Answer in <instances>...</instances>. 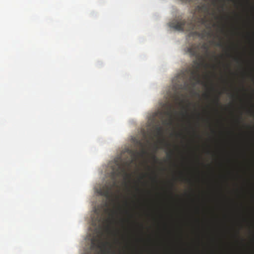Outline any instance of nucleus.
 Instances as JSON below:
<instances>
[{
	"mask_svg": "<svg viewBox=\"0 0 254 254\" xmlns=\"http://www.w3.org/2000/svg\"><path fill=\"white\" fill-rule=\"evenodd\" d=\"M206 15H204L197 21L193 20L192 17L188 21L181 18L174 19L169 23V26L178 31L189 32L188 36L190 38L208 39L212 36L213 33L210 25L207 24Z\"/></svg>",
	"mask_w": 254,
	"mask_h": 254,
	"instance_id": "f257e3e1",
	"label": "nucleus"
},
{
	"mask_svg": "<svg viewBox=\"0 0 254 254\" xmlns=\"http://www.w3.org/2000/svg\"><path fill=\"white\" fill-rule=\"evenodd\" d=\"M133 162L132 160L126 161L123 163V164L120 163H117L118 166L117 169L114 170L112 173L113 178V182L110 184H106L99 189L98 191V193L106 198L109 199L113 196V189L116 185V181L115 177H118L124 175L127 178H130L131 175L127 173L126 170V166H129Z\"/></svg>",
	"mask_w": 254,
	"mask_h": 254,
	"instance_id": "f03ea898",
	"label": "nucleus"
},
{
	"mask_svg": "<svg viewBox=\"0 0 254 254\" xmlns=\"http://www.w3.org/2000/svg\"><path fill=\"white\" fill-rule=\"evenodd\" d=\"M199 44H192L190 47L187 48V52L189 53L191 57H194L198 59L200 61L196 60L193 61V69L190 70L191 78L195 81L197 83L200 82L199 69L200 66L203 64L204 61L202 57L199 54Z\"/></svg>",
	"mask_w": 254,
	"mask_h": 254,
	"instance_id": "7ed1b4c3",
	"label": "nucleus"
},
{
	"mask_svg": "<svg viewBox=\"0 0 254 254\" xmlns=\"http://www.w3.org/2000/svg\"><path fill=\"white\" fill-rule=\"evenodd\" d=\"M196 9L203 15H208L209 14L210 6L208 4L204 3L198 5Z\"/></svg>",
	"mask_w": 254,
	"mask_h": 254,
	"instance_id": "20e7f679",
	"label": "nucleus"
},
{
	"mask_svg": "<svg viewBox=\"0 0 254 254\" xmlns=\"http://www.w3.org/2000/svg\"><path fill=\"white\" fill-rule=\"evenodd\" d=\"M176 79L175 80H178L179 82L180 81V80H181L182 82L185 83V84H186V73L185 72H182L181 73H179L176 77Z\"/></svg>",
	"mask_w": 254,
	"mask_h": 254,
	"instance_id": "39448f33",
	"label": "nucleus"
},
{
	"mask_svg": "<svg viewBox=\"0 0 254 254\" xmlns=\"http://www.w3.org/2000/svg\"><path fill=\"white\" fill-rule=\"evenodd\" d=\"M156 133L159 136H162L163 134V127H157L155 128Z\"/></svg>",
	"mask_w": 254,
	"mask_h": 254,
	"instance_id": "423d86ee",
	"label": "nucleus"
},
{
	"mask_svg": "<svg viewBox=\"0 0 254 254\" xmlns=\"http://www.w3.org/2000/svg\"><path fill=\"white\" fill-rule=\"evenodd\" d=\"M201 48L202 49L204 50L206 52V54H207V55H208V54H209V52H208L209 46H208V45L206 43H204L201 45Z\"/></svg>",
	"mask_w": 254,
	"mask_h": 254,
	"instance_id": "0eeeda50",
	"label": "nucleus"
},
{
	"mask_svg": "<svg viewBox=\"0 0 254 254\" xmlns=\"http://www.w3.org/2000/svg\"><path fill=\"white\" fill-rule=\"evenodd\" d=\"M146 153H147V152H146V150L144 149H142L140 152H138L136 151L134 152V154H136V155H139L141 156L145 155V154H146Z\"/></svg>",
	"mask_w": 254,
	"mask_h": 254,
	"instance_id": "6e6552de",
	"label": "nucleus"
},
{
	"mask_svg": "<svg viewBox=\"0 0 254 254\" xmlns=\"http://www.w3.org/2000/svg\"><path fill=\"white\" fill-rule=\"evenodd\" d=\"M174 154V152L172 150H170L168 153H167V157L169 159H171L173 155Z\"/></svg>",
	"mask_w": 254,
	"mask_h": 254,
	"instance_id": "1a4fd4ad",
	"label": "nucleus"
},
{
	"mask_svg": "<svg viewBox=\"0 0 254 254\" xmlns=\"http://www.w3.org/2000/svg\"><path fill=\"white\" fill-rule=\"evenodd\" d=\"M160 142H161V143H162V144H164L166 146L169 147V146H170V144L169 143H168V142H166V141L164 140V139H162V140H161V141H160Z\"/></svg>",
	"mask_w": 254,
	"mask_h": 254,
	"instance_id": "9d476101",
	"label": "nucleus"
},
{
	"mask_svg": "<svg viewBox=\"0 0 254 254\" xmlns=\"http://www.w3.org/2000/svg\"><path fill=\"white\" fill-rule=\"evenodd\" d=\"M214 102L217 104L218 105L219 103V96H217L215 97L214 99Z\"/></svg>",
	"mask_w": 254,
	"mask_h": 254,
	"instance_id": "9b49d317",
	"label": "nucleus"
},
{
	"mask_svg": "<svg viewBox=\"0 0 254 254\" xmlns=\"http://www.w3.org/2000/svg\"><path fill=\"white\" fill-rule=\"evenodd\" d=\"M216 45L218 47H221L223 46V44L221 42H218L217 43H216Z\"/></svg>",
	"mask_w": 254,
	"mask_h": 254,
	"instance_id": "f8f14e48",
	"label": "nucleus"
},
{
	"mask_svg": "<svg viewBox=\"0 0 254 254\" xmlns=\"http://www.w3.org/2000/svg\"><path fill=\"white\" fill-rule=\"evenodd\" d=\"M175 86H180V85L177 84V83H175ZM180 88H183V85L182 84L180 85V87H179Z\"/></svg>",
	"mask_w": 254,
	"mask_h": 254,
	"instance_id": "ddd939ff",
	"label": "nucleus"
},
{
	"mask_svg": "<svg viewBox=\"0 0 254 254\" xmlns=\"http://www.w3.org/2000/svg\"><path fill=\"white\" fill-rule=\"evenodd\" d=\"M166 114L169 116H171V112L170 111L166 112Z\"/></svg>",
	"mask_w": 254,
	"mask_h": 254,
	"instance_id": "4468645a",
	"label": "nucleus"
},
{
	"mask_svg": "<svg viewBox=\"0 0 254 254\" xmlns=\"http://www.w3.org/2000/svg\"><path fill=\"white\" fill-rule=\"evenodd\" d=\"M203 95L206 98H208L209 97V95L208 94L206 93V94H204Z\"/></svg>",
	"mask_w": 254,
	"mask_h": 254,
	"instance_id": "2eb2a0df",
	"label": "nucleus"
},
{
	"mask_svg": "<svg viewBox=\"0 0 254 254\" xmlns=\"http://www.w3.org/2000/svg\"><path fill=\"white\" fill-rule=\"evenodd\" d=\"M176 99L177 101L180 100V97L178 96H176Z\"/></svg>",
	"mask_w": 254,
	"mask_h": 254,
	"instance_id": "dca6fc26",
	"label": "nucleus"
},
{
	"mask_svg": "<svg viewBox=\"0 0 254 254\" xmlns=\"http://www.w3.org/2000/svg\"><path fill=\"white\" fill-rule=\"evenodd\" d=\"M153 158H154V159L155 160H157V158L156 157V156H153Z\"/></svg>",
	"mask_w": 254,
	"mask_h": 254,
	"instance_id": "f3484780",
	"label": "nucleus"
},
{
	"mask_svg": "<svg viewBox=\"0 0 254 254\" xmlns=\"http://www.w3.org/2000/svg\"><path fill=\"white\" fill-rule=\"evenodd\" d=\"M181 102V103H183V102H184V100H182Z\"/></svg>",
	"mask_w": 254,
	"mask_h": 254,
	"instance_id": "a211bd4d",
	"label": "nucleus"
},
{
	"mask_svg": "<svg viewBox=\"0 0 254 254\" xmlns=\"http://www.w3.org/2000/svg\"><path fill=\"white\" fill-rule=\"evenodd\" d=\"M214 57L215 58V59L216 60H217V58H216V56H214Z\"/></svg>",
	"mask_w": 254,
	"mask_h": 254,
	"instance_id": "6ab92c4d",
	"label": "nucleus"
},
{
	"mask_svg": "<svg viewBox=\"0 0 254 254\" xmlns=\"http://www.w3.org/2000/svg\"><path fill=\"white\" fill-rule=\"evenodd\" d=\"M133 254H139L138 253H133Z\"/></svg>",
	"mask_w": 254,
	"mask_h": 254,
	"instance_id": "aec40b11",
	"label": "nucleus"
},
{
	"mask_svg": "<svg viewBox=\"0 0 254 254\" xmlns=\"http://www.w3.org/2000/svg\"><path fill=\"white\" fill-rule=\"evenodd\" d=\"M235 59H236V60H237V61H238V60H239V59H238V58H236Z\"/></svg>",
	"mask_w": 254,
	"mask_h": 254,
	"instance_id": "412c9836",
	"label": "nucleus"
},
{
	"mask_svg": "<svg viewBox=\"0 0 254 254\" xmlns=\"http://www.w3.org/2000/svg\"><path fill=\"white\" fill-rule=\"evenodd\" d=\"M211 89V90H214V88L213 87H212Z\"/></svg>",
	"mask_w": 254,
	"mask_h": 254,
	"instance_id": "4be33fe9",
	"label": "nucleus"
},
{
	"mask_svg": "<svg viewBox=\"0 0 254 254\" xmlns=\"http://www.w3.org/2000/svg\"><path fill=\"white\" fill-rule=\"evenodd\" d=\"M103 208V206H101V209H102Z\"/></svg>",
	"mask_w": 254,
	"mask_h": 254,
	"instance_id": "5701e85b",
	"label": "nucleus"
},
{
	"mask_svg": "<svg viewBox=\"0 0 254 254\" xmlns=\"http://www.w3.org/2000/svg\"><path fill=\"white\" fill-rule=\"evenodd\" d=\"M223 6H224V5H223V4H222V5L221 7H222V8H223Z\"/></svg>",
	"mask_w": 254,
	"mask_h": 254,
	"instance_id": "b1692460",
	"label": "nucleus"
},
{
	"mask_svg": "<svg viewBox=\"0 0 254 254\" xmlns=\"http://www.w3.org/2000/svg\"><path fill=\"white\" fill-rule=\"evenodd\" d=\"M153 180H155V181H156V178H154L153 179Z\"/></svg>",
	"mask_w": 254,
	"mask_h": 254,
	"instance_id": "393cba45",
	"label": "nucleus"
}]
</instances>
